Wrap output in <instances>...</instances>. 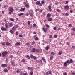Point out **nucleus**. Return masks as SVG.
<instances>
[{"mask_svg":"<svg viewBox=\"0 0 75 75\" xmlns=\"http://www.w3.org/2000/svg\"><path fill=\"white\" fill-rule=\"evenodd\" d=\"M9 11L8 14H11L14 11V8L13 7L11 6L8 8Z\"/></svg>","mask_w":75,"mask_h":75,"instance_id":"obj_1","label":"nucleus"},{"mask_svg":"<svg viewBox=\"0 0 75 75\" xmlns=\"http://www.w3.org/2000/svg\"><path fill=\"white\" fill-rule=\"evenodd\" d=\"M5 26L6 28H8V26L9 27V28H10V27H12L13 26V23H6L5 24Z\"/></svg>","mask_w":75,"mask_h":75,"instance_id":"obj_2","label":"nucleus"},{"mask_svg":"<svg viewBox=\"0 0 75 75\" xmlns=\"http://www.w3.org/2000/svg\"><path fill=\"white\" fill-rule=\"evenodd\" d=\"M8 52L6 51L2 53V55L4 57H5V56L8 54Z\"/></svg>","mask_w":75,"mask_h":75,"instance_id":"obj_3","label":"nucleus"},{"mask_svg":"<svg viewBox=\"0 0 75 75\" xmlns=\"http://www.w3.org/2000/svg\"><path fill=\"white\" fill-rule=\"evenodd\" d=\"M64 8L66 10H68L69 8V6L68 5H66L64 6Z\"/></svg>","mask_w":75,"mask_h":75,"instance_id":"obj_4","label":"nucleus"},{"mask_svg":"<svg viewBox=\"0 0 75 75\" xmlns=\"http://www.w3.org/2000/svg\"><path fill=\"white\" fill-rule=\"evenodd\" d=\"M1 30H2L3 31H7V28H4L2 27L1 28Z\"/></svg>","mask_w":75,"mask_h":75,"instance_id":"obj_5","label":"nucleus"},{"mask_svg":"<svg viewBox=\"0 0 75 75\" xmlns=\"http://www.w3.org/2000/svg\"><path fill=\"white\" fill-rule=\"evenodd\" d=\"M48 8L49 9V11H52V9H51V5H50L48 6Z\"/></svg>","mask_w":75,"mask_h":75,"instance_id":"obj_6","label":"nucleus"},{"mask_svg":"<svg viewBox=\"0 0 75 75\" xmlns=\"http://www.w3.org/2000/svg\"><path fill=\"white\" fill-rule=\"evenodd\" d=\"M46 74L47 75H48L49 74L50 75H51L52 74V73H51V71H49L48 72H47L46 73Z\"/></svg>","mask_w":75,"mask_h":75,"instance_id":"obj_7","label":"nucleus"},{"mask_svg":"<svg viewBox=\"0 0 75 75\" xmlns=\"http://www.w3.org/2000/svg\"><path fill=\"white\" fill-rule=\"evenodd\" d=\"M43 31H44L45 34H46V33H47V31H48V28H42Z\"/></svg>","mask_w":75,"mask_h":75,"instance_id":"obj_8","label":"nucleus"},{"mask_svg":"<svg viewBox=\"0 0 75 75\" xmlns=\"http://www.w3.org/2000/svg\"><path fill=\"white\" fill-rule=\"evenodd\" d=\"M31 51L33 52H35L36 51V49H35V48H33L32 49Z\"/></svg>","mask_w":75,"mask_h":75,"instance_id":"obj_9","label":"nucleus"},{"mask_svg":"<svg viewBox=\"0 0 75 75\" xmlns=\"http://www.w3.org/2000/svg\"><path fill=\"white\" fill-rule=\"evenodd\" d=\"M26 9L24 8H22L21 9L20 11L23 12L24 11V10H25Z\"/></svg>","mask_w":75,"mask_h":75,"instance_id":"obj_10","label":"nucleus"},{"mask_svg":"<svg viewBox=\"0 0 75 75\" xmlns=\"http://www.w3.org/2000/svg\"><path fill=\"white\" fill-rule=\"evenodd\" d=\"M25 7H26V8H29L30 7V5H29V4L28 3L27 4H26L25 5Z\"/></svg>","mask_w":75,"mask_h":75,"instance_id":"obj_11","label":"nucleus"},{"mask_svg":"<svg viewBox=\"0 0 75 75\" xmlns=\"http://www.w3.org/2000/svg\"><path fill=\"white\" fill-rule=\"evenodd\" d=\"M40 4V1H37L36 3V4L37 6H38Z\"/></svg>","mask_w":75,"mask_h":75,"instance_id":"obj_12","label":"nucleus"},{"mask_svg":"<svg viewBox=\"0 0 75 75\" xmlns=\"http://www.w3.org/2000/svg\"><path fill=\"white\" fill-rule=\"evenodd\" d=\"M2 67H7V64H2L1 65Z\"/></svg>","mask_w":75,"mask_h":75,"instance_id":"obj_13","label":"nucleus"},{"mask_svg":"<svg viewBox=\"0 0 75 75\" xmlns=\"http://www.w3.org/2000/svg\"><path fill=\"white\" fill-rule=\"evenodd\" d=\"M11 65L12 66H14L15 65V62H12Z\"/></svg>","mask_w":75,"mask_h":75,"instance_id":"obj_14","label":"nucleus"},{"mask_svg":"<svg viewBox=\"0 0 75 75\" xmlns=\"http://www.w3.org/2000/svg\"><path fill=\"white\" fill-rule=\"evenodd\" d=\"M20 45V42H17L15 44V45H17L18 46V45Z\"/></svg>","mask_w":75,"mask_h":75,"instance_id":"obj_15","label":"nucleus"},{"mask_svg":"<svg viewBox=\"0 0 75 75\" xmlns=\"http://www.w3.org/2000/svg\"><path fill=\"white\" fill-rule=\"evenodd\" d=\"M47 17L48 18L49 17H51V14L49 13L47 14Z\"/></svg>","mask_w":75,"mask_h":75,"instance_id":"obj_16","label":"nucleus"},{"mask_svg":"<svg viewBox=\"0 0 75 75\" xmlns=\"http://www.w3.org/2000/svg\"><path fill=\"white\" fill-rule=\"evenodd\" d=\"M9 20H11V21H14V19L13 18H9Z\"/></svg>","mask_w":75,"mask_h":75,"instance_id":"obj_17","label":"nucleus"},{"mask_svg":"<svg viewBox=\"0 0 75 75\" xmlns=\"http://www.w3.org/2000/svg\"><path fill=\"white\" fill-rule=\"evenodd\" d=\"M45 1L43 0V1H41V3H42V4H44L45 3Z\"/></svg>","mask_w":75,"mask_h":75,"instance_id":"obj_18","label":"nucleus"},{"mask_svg":"<svg viewBox=\"0 0 75 75\" xmlns=\"http://www.w3.org/2000/svg\"><path fill=\"white\" fill-rule=\"evenodd\" d=\"M45 25L46 27H47V28H50V26H49V25H48V24L46 23L45 24Z\"/></svg>","mask_w":75,"mask_h":75,"instance_id":"obj_19","label":"nucleus"},{"mask_svg":"<svg viewBox=\"0 0 75 75\" xmlns=\"http://www.w3.org/2000/svg\"><path fill=\"white\" fill-rule=\"evenodd\" d=\"M45 49L47 50H48V49H50V47H49L46 46L45 47Z\"/></svg>","mask_w":75,"mask_h":75,"instance_id":"obj_20","label":"nucleus"},{"mask_svg":"<svg viewBox=\"0 0 75 75\" xmlns=\"http://www.w3.org/2000/svg\"><path fill=\"white\" fill-rule=\"evenodd\" d=\"M10 32L11 33V34H14V31L12 30H10Z\"/></svg>","mask_w":75,"mask_h":75,"instance_id":"obj_21","label":"nucleus"},{"mask_svg":"<svg viewBox=\"0 0 75 75\" xmlns=\"http://www.w3.org/2000/svg\"><path fill=\"white\" fill-rule=\"evenodd\" d=\"M58 54L59 55H61L62 54V52H61V51H59V52H58Z\"/></svg>","mask_w":75,"mask_h":75,"instance_id":"obj_22","label":"nucleus"},{"mask_svg":"<svg viewBox=\"0 0 75 75\" xmlns=\"http://www.w3.org/2000/svg\"><path fill=\"white\" fill-rule=\"evenodd\" d=\"M52 20V18H48V21H51Z\"/></svg>","mask_w":75,"mask_h":75,"instance_id":"obj_23","label":"nucleus"},{"mask_svg":"<svg viewBox=\"0 0 75 75\" xmlns=\"http://www.w3.org/2000/svg\"><path fill=\"white\" fill-rule=\"evenodd\" d=\"M12 29L13 31H15V30H16V27H13V28H12Z\"/></svg>","mask_w":75,"mask_h":75,"instance_id":"obj_24","label":"nucleus"},{"mask_svg":"<svg viewBox=\"0 0 75 75\" xmlns=\"http://www.w3.org/2000/svg\"><path fill=\"white\" fill-rule=\"evenodd\" d=\"M6 45H7V46L10 45V43L8 42H6Z\"/></svg>","mask_w":75,"mask_h":75,"instance_id":"obj_25","label":"nucleus"},{"mask_svg":"<svg viewBox=\"0 0 75 75\" xmlns=\"http://www.w3.org/2000/svg\"><path fill=\"white\" fill-rule=\"evenodd\" d=\"M8 71V70H7V69L6 68H5L4 72H7Z\"/></svg>","mask_w":75,"mask_h":75,"instance_id":"obj_26","label":"nucleus"},{"mask_svg":"<svg viewBox=\"0 0 75 75\" xmlns=\"http://www.w3.org/2000/svg\"><path fill=\"white\" fill-rule=\"evenodd\" d=\"M23 14H24V13H22L19 14L18 16H23Z\"/></svg>","mask_w":75,"mask_h":75,"instance_id":"obj_27","label":"nucleus"},{"mask_svg":"<svg viewBox=\"0 0 75 75\" xmlns=\"http://www.w3.org/2000/svg\"><path fill=\"white\" fill-rule=\"evenodd\" d=\"M64 67H67V63L65 62H64Z\"/></svg>","mask_w":75,"mask_h":75,"instance_id":"obj_28","label":"nucleus"},{"mask_svg":"<svg viewBox=\"0 0 75 75\" xmlns=\"http://www.w3.org/2000/svg\"><path fill=\"white\" fill-rule=\"evenodd\" d=\"M73 62V61H72V59H71L70 60L69 63H72Z\"/></svg>","mask_w":75,"mask_h":75,"instance_id":"obj_29","label":"nucleus"},{"mask_svg":"<svg viewBox=\"0 0 75 75\" xmlns=\"http://www.w3.org/2000/svg\"><path fill=\"white\" fill-rule=\"evenodd\" d=\"M33 58L34 60H36L37 59V57L35 56H34Z\"/></svg>","mask_w":75,"mask_h":75,"instance_id":"obj_30","label":"nucleus"},{"mask_svg":"<svg viewBox=\"0 0 75 75\" xmlns=\"http://www.w3.org/2000/svg\"><path fill=\"white\" fill-rule=\"evenodd\" d=\"M41 58H42V60H43V61H44V62H45V59L44 58V57H42Z\"/></svg>","mask_w":75,"mask_h":75,"instance_id":"obj_31","label":"nucleus"},{"mask_svg":"<svg viewBox=\"0 0 75 75\" xmlns=\"http://www.w3.org/2000/svg\"><path fill=\"white\" fill-rule=\"evenodd\" d=\"M57 12H61V10H60L59 9H57Z\"/></svg>","mask_w":75,"mask_h":75,"instance_id":"obj_32","label":"nucleus"},{"mask_svg":"<svg viewBox=\"0 0 75 75\" xmlns=\"http://www.w3.org/2000/svg\"><path fill=\"white\" fill-rule=\"evenodd\" d=\"M25 15L26 16H28L29 15V13H28V12H27L25 14Z\"/></svg>","mask_w":75,"mask_h":75,"instance_id":"obj_33","label":"nucleus"},{"mask_svg":"<svg viewBox=\"0 0 75 75\" xmlns=\"http://www.w3.org/2000/svg\"><path fill=\"white\" fill-rule=\"evenodd\" d=\"M20 72V71L19 70H17V74H19Z\"/></svg>","mask_w":75,"mask_h":75,"instance_id":"obj_34","label":"nucleus"},{"mask_svg":"<svg viewBox=\"0 0 75 75\" xmlns=\"http://www.w3.org/2000/svg\"><path fill=\"white\" fill-rule=\"evenodd\" d=\"M67 63V64H70V63H69V60H67L66 62Z\"/></svg>","mask_w":75,"mask_h":75,"instance_id":"obj_35","label":"nucleus"},{"mask_svg":"<svg viewBox=\"0 0 75 75\" xmlns=\"http://www.w3.org/2000/svg\"><path fill=\"white\" fill-rule=\"evenodd\" d=\"M72 31H75V28H73L72 29Z\"/></svg>","mask_w":75,"mask_h":75,"instance_id":"obj_36","label":"nucleus"},{"mask_svg":"<svg viewBox=\"0 0 75 75\" xmlns=\"http://www.w3.org/2000/svg\"><path fill=\"white\" fill-rule=\"evenodd\" d=\"M29 15L30 17H33V14L31 13H30Z\"/></svg>","mask_w":75,"mask_h":75,"instance_id":"obj_37","label":"nucleus"},{"mask_svg":"<svg viewBox=\"0 0 75 75\" xmlns=\"http://www.w3.org/2000/svg\"><path fill=\"white\" fill-rule=\"evenodd\" d=\"M25 60L24 59H23L21 61V62H25Z\"/></svg>","mask_w":75,"mask_h":75,"instance_id":"obj_38","label":"nucleus"},{"mask_svg":"<svg viewBox=\"0 0 75 75\" xmlns=\"http://www.w3.org/2000/svg\"><path fill=\"white\" fill-rule=\"evenodd\" d=\"M68 26L69 27H72V25L71 24H69L68 25Z\"/></svg>","mask_w":75,"mask_h":75,"instance_id":"obj_39","label":"nucleus"},{"mask_svg":"<svg viewBox=\"0 0 75 75\" xmlns=\"http://www.w3.org/2000/svg\"><path fill=\"white\" fill-rule=\"evenodd\" d=\"M26 57L28 58V59H30V57L29 56V55H27L26 56Z\"/></svg>","mask_w":75,"mask_h":75,"instance_id":"obj_40","label":"nucleus"},{"mask_svg":"<svg viewBox=\"0 0 75 75\" xmlns=\"http://www.w3.org/2000/svg\"><path fill=\"white\" fill-rule=\"evenodd\" d=\"M23 72L22 71H21L20 73V75H23Z\"/></svg>","mask_w":75,"mask_h":75,"instance_id":"obj_41","label":"nucleus"},{"mask_svg":"<svg viewBox=\"0 0 75 75\" xmlns=\"http://www.w3.org/2000/svg\"><path fill=\"white\" fill-rule=\"evenodd\" d=\"M50 60H52V59H53V57L52 56H51L50 58Z\"/></svg>","mask_w":75,"mask_h":75,"instance_id":"obj_42","label":"nucleus"},{"mask_svg":"<svg viewBox=\"0 0 75 75\" xmlns=\"http://www.w3.org/2000/svg\"><path fill=\"white\" fill-rule=\"evenodd\" d=\"M53 29L54 30H57V27L56 26H55L54 28Z\"/></svg>","mask_w":75,"mask_h":75,"instance_id":"obj_43","label":"nucleus"},{"mask_svg":"<svg viewBox=\"0 0 75 75\" xmlns=\"http://www.w3.org/2000/svg\"><path fill=\"white\" fill-rule=\"evenodd\" d=\"M73 10H70V12L71 13H72V12H73Z\"/></svg>","mask_w":75,"mask_h":75,"instance_id":"obj_44","label":"nucleus"},{"mask_svg":"<svg viewBox=\"0 0 75 75\" xmlns=\"http://www.w3.org/2000/svg\"><path fill=\"white\" fill-rule=\"evenodd\" d=\"M65 15L66 16H68L69 15V13H66Z\"/></svg>","mask_w":75,"mask_h":75,"instance_id":"obj_45","label":"nucleus"},{"mask_svg":"<svg viewBox=\"0 0 75 75\" xmlns=\"http://www.w3.org/2000/svg\"><path fill=\"white\" fill-rule=\"evenodd\" d=\"M33 27H36V26H37V25H36V24H35V23H34L33 24Z\"/></svg>","mask_w":75,"mask_h":75,"instance_id":"obj_46","label":"nucleus"},{"mask_svg":"<svg viewBox=\"0 0 75 75\" xmlns=\"http://www.w3.org/2000/svg\"><path fill=\"white\" fill-rule=\"evenodd\" d=\"M32 45H34L35 44V42L34 41L32 42Z\"/></svg>","mask_w":75,"mask_h":75,"instance_id":"obj_47","label":"nucleus"},{"mask_svg":"<svg viewBox=\"0 0 75 75\" xmlns=\"http://www.w3.org/2000/svg\"><path fill=\"white\" fill-rule=\"evenodd\" d=\"M18 34H19V33H18V32H17L16 33V35H18Z\"/></svg>","mask_w":75,"mask_h":75,"instance_id":"obj_48","label":"nucleus"},{"mask_svg":"<svg viewBox=\"0 0 75 75\" xmlns=\"http://www.w3.org/2000/svg\"><path fill=\"white\" fill-rule=\"evenodd\" d=\"M34 56H33V55H31L30 56L31 58H33Z\"/></svg>","mask_w":75,"mask_h":75,"instance_id":"obj_49","label":"nucleus"},{"mask_svg":"<svg viewBox=\"0 0 75 75\" xmlns=\"http://www.w3.org/2000/svg\"><path fill=\"white\" fill-rule=\"evenodd\" d=\"M51 54H52V55H54L55 53L54 52H52L51 53Z\"/></svg>","mask_w":75,"mask_h":75,"instance_id":"obj_50","label":"nucleus"},{"mask_svg":"<svg viewBox=\"0 0 75 75\" xmlns=\"http://www.w3.org/2000/svg\"><path fill=\"white\" fill-rule=\"evenodd\" d=\"M39 6H42V4L41 3L40 4Z\"/></svg>","mask_w":75,"mask_h":75,"instance_id":"obj_51","label":"nucleus"},{"mask_svg":"<svg viewBox=\"0 0 75 75\" xmlns=\"http://www.w3.org/2000/svg\"><path fill=\"white\" fill-rule=\"evenodd\" d=\"M28 25H30V21H28Z\"/></svg>","mask_w":75,"mask_h":75,"instance_id":"obj_52","label":"nucleus"},{"mask_svg":"<svg viewBox=\"0 0 75 75\" xmlns=\"http://www.w3.org/2000/svg\"><path fill=\"white\" fill-rule=\"evenodd\" d=\"M33 74V72H31L30 73V75H32Z\"/></svg>","mask_w":75,"mask_h":75,"instance_id":"obj_53","label":"nucleus"},{"mask_svg":"<svg viewBox=\"0 0 75 75\" xmlns=\"http://www.w3.org/2000/svg\"><path fill=\"white\" fill-rule=\"evenodd\" d=\"M57 35H54V38H57Z\"/></svg>","mask_w":75,"mask_h":75,"instance_id":"obj_54","label":"nucleus"},{"mask_svg":"<svg viewBox=\"0 0 75 75\" xmlns=\"http://www.w3.org/2000/svg\"><path fill=\"white\" fill-rule=\"evenodd\" d=\"M43 10H40L39 11V12L40 13H42V12Z\"/></svg>","mask_w":75,"mask_h":75,"instance_id":"obj_55","label":"nucleus"},{"mask_svg":"<svg viewBox=\"0 0 75 75\" xmlns=\"http://www.w3.org/2000/svg\"><path fill=\"white\" fill-rule=\"evenodd\" d=\"M35 40L36 41H37V40H38V38H35Z\"/></svg>","mask_w":75,"mask_h":75,"instance_id":"obj_56","label":"nucleus"},{"mask_svg":"<svg viewBox=\"0 0 75 75\" xmlns=\"http://www.w3.org/2000/svg\"><path fill=\"white\" fill-rule=\"evenodd\" d=\"M42 14L43 16H45V12H43Z\"/></svg>","mask_w":75,"mask_h":75,"instance_id":"obj_57","label":"nucleus"},{"mask_svg":"<svg viewBox=\"0 0 75 75\" xmlns=\"http://www.w3.org/2000/svg\"><path fill=\"white\" fill-rule=\"evenodd\" d=\"M71 74L72 75H75V73L72 72L71 73Z\"/></svg>","mask_w":75,"mask_h":75,"instance_id":"obj_58","label":"nucleus"},{"mask_svg":"<svg viewBox=\"0 0 75 75\" xmlns=\"http://www.w3.org/2000/svg\"><path fill=\"white\" fill-rule=\"evenodd\" d=\"M36 52H39V50L38 49H36Z\"/></svg>","mask_w":75,"mask_h":75,"instance_id":"obj_59","label":"nucleus"},{"mask_svg":"<svg viewBox=\"0 0 75 75\" xmlns=\"http://www.w3.org/2000/svg\"><path fill=\"white\" fill-rule=\"evenodd\" d=\"M72 48L73 49H75V47L74 46H72Z\"/></svg>","mask_w":75,"mask_h":75,"instance_id":"obj_60","label":"nucleus"},{"mask_svg":"<svg viewBox=\"0 0 75 75\" xmlns=\"http://www.w3.org/2000/svg\"><path fill=\"white\" fill-rule=\"evenodd\" d=\"M2 45H5V43L4 42H2Z\"/></svg>","mask_w":75,"mask_h":75,"instance_id":"obj_61","label":"nucleus"},{"mask_svg":"<svg viewBox=\"0 0 75 75\" xmlns=\"http://www.w3.org/2000/svg\"><path fill=\"white\" fill-rule=\"evenodd\" d=\"M28 69H29V70H30V69H31V68L30 67H28Z\"/></svg>","mask_w":75,"mask_h":75,"instance_id":"obj_62","label":"nucleus"},{"mask_svg":"<svg viewBox=\"0 0 75 75\" xmlns=\"http://www.w3.org/2000/svg\"><path fill=\"white\" fill-rule=\"evenodd\" d=\"M63 75H67V73L65 72L64 73H63Z\"/></svg>","mask_w":75,"mask_h":75,"instance_id":"obj_63","label":"nucleus"},{"mask_svg":"<svg viewBox=\"0 0 75 75\" xmlns=\"http://www.w3.org/2000/svg\"><path fill=\"white\" fill-rule=\"evenodd\" d=\"M23 75H27V74L26 73H24V74H23Z\"/></svg>","mask_w":75,"mask_h":75,"instance_id":"obj_64","label":"nucleus"}]
</instances>
